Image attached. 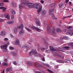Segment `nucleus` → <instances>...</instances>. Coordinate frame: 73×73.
Here are the masks:
<instances>
[{
  "label": "nucleus",
  "instance_id": "nucleus-8",
  "mask_svg": "<svg viewBox=\"0 0 73 73\" xmlns=\"http://www.w3.org/2000/svg\"><path fill=\"white\" fill-rule=\"evenodd\" d=\"M4 17L5 18H6L7 19H9V16L8 13L5 14Z\"/></svg>",
  "mask_w": 73,
  "mask_h": 73
},
{
  "label": "nucleus",
  "instance_id": "nucleus-39",
  "mask_svg": "<svg viewBox=\"0 0 73 73\" xmlns=\"http://www.w3.org/2000/svg\"><path fill=\"white\" fill-rule=\"evenodd\" d=\"M56 62L59 63H62V60H57Z\"/></svg>",
  "mask_w": 73,
  "mask_h": 73
},
{
  "label": "nucleus",
  "instance_id": "nucleus-26",
  "mask_svg": "<svg viewBox=\"0 0 73 73\" xmlns=\"http://www.w3.org/2000/svg\"><path fill=\"white\" fill-rule=\"evenodd\" d=\"M23 27H24V26H23V25L21 24L20 26H19V28H23Z\"/></svg>",
  "mask_w": 73,
  "mask_h": 73
},
{
  "label": "nucleus",
  "instance_id": "nucleus-4",
  "mask_svg": "<svg viewBox=\"0 0 73 73\" xmlns=\"http://www.w3.org/2000/svg\"><path fill=\"white\" fill-rule=\"evenodd\" d=\"M15 45H19L20 44V41L18 39H17L14 41Z\"/></svg>",
  "mask_w": 73,
  "mask_h": 73
},
{
  "label": "nucleus",
  "instance_id": "nucleus-12",
  "mask_svg": "<svg viewBox=\"0 0 73 73\" xmlns=\"http://www.w3.org/2000/svg\"><path fill=\"white\" fill-rule=\"evenodd\" d=\"M54 11V9H50L49 11L48 14L49 15H51L52 14V12Z\"/></svg>",
  "mask_w": 73,
  "mask_h": 73
},
{
  "label": "nucleus",
  "instance_id": "nucleus-42",
  "mask_svg": "<svg viewBox=\"0 0 73 73\" xmlns=\"http://www.w3.org/2000/svg\"><path fill=\"white\" fill-rule=\"evenodd\" d=\"M62 4H59V8H61L62 7Z\"/></svg>",
  "mask_w": 73,
  "mask_h": 73
},
{
  "label": "nucleus",
  "instance_id": "nucleus-60",
  "mask_svg": "<svg viewBox=\"0 0 73 73\" xmlns=\"http://www.w3.org/2000/svg\"><path fill=\"white\" fill-rule=\"evenodd\" d=\"M60 57L61 58H63L64 56H60Z\"/></svg>",
  "mask_w": 73,
  "mask_h": 73
},
{
  "label": "nucleus",
  "instance_id": "nucleus-17",
  "mask_svg": "<svg viewBox=\"0 0 73 73\" xmlns=\"http://www.w3.org/2000/svg\"><path fill=\"white\" fill-rule=\"evenodd\" d=\"M23 48H28L29 47V46L28 45H23Z\"/></svg>",
  "mask_w": 73,
  "mask_h": 73
},
{
  "label": "nucleus",
  "instance_id": "nucleus-30",
  "mask_svg": "<svg viewBox=\"0 0 73 73\" xmlns=\"http://www.w3.org/2000/svg\"><path fill=\"white\" fill-rule=\"evenodd\" d=\"M2 1L5 3H9V0H3Z\"/></svg>",
  "mask_w": 73,
  "mask_h": 73
},
{
  "label": "nucleus",
  "instance_id": "nucleus-16",
  "mask_svg": "<svg viewBox=\"0 0 73 73\" xmlns=\"http://www.w3.org/2000/svg\"><path fill=\"white\" fill-rule=\"evenodd\" d=\"M5 31H2L1 32V34L2 36H4L5 35Z\"/></svg>",
  "mask_w": 73,
  "mask_h": 73
},
{
  "label": "nucleus",
  "instance_id": "nucleus-49",
  "mask_svg": "<svg viewBox=\"0 0 73 73\" xmlns=\"http://www.w3.org/2000/svg\"><path fill=\"white\" fill-rule=\"evenodd\" d=\"M68 38L66 36H64V40H68Z\"/></svg>",
  "mask_w": 73,
  "mask_h": 73
},
{
  "label": "nucleus",
  "instance_id": "nucleus-51",
  "mask_svg": "<svg viewBox=\"0 0 73 73\" xmlns=\"http://www.w3.org/2000/svg\"><path fill=\"white\" fill-rule=\"evenodd\" d=\"M71 30V29H70V28H68V31H70Z\"/></svg>",
  "mask_w": 73,
  "mask_h": 73
},
{
  "label": "nucleus",
  "instance_id": "nucleus-6",
  "mask_svg": "<svg viewBox=\"0 0 73 73\" xmlns=\"http://www.w3.org/2000/svg\"><path fill=\"white\" fill-rule=\"evenodd\" d=\"M31 53H35V54H37V51L35 50H33L31 51V52L29 53V54H31Z\"/></svg>",
  "mask_w": 73,
  "mask_h": 73
},
{
  "label": "nucleus",
  "instance_id": "nucleus-25",
  "mask_svg": "<svg viewBox=\"0 0 73 73\" xmlns=\"http://www.w3.org/2000/svg\"><path fill=\"white\" fill-rule=\"evenodd\" d=\"M56 32L58 33H60V32H61V30H60L59 28L57 29Z\"/></svg>",
  "mask_w": 73,
  "mask_h": 73
},
{
  "label": "nucleus",
  "instance_id": "nucleus-44",
  "mask_svg": "<svg viewBox=\"0 0 73 73\" xmlns=\"http://www.w3.org/2000/svg\"><path fill=\"white\" fill-rule=\"evenodd\" d=\"M8 40V39L7 38H5L4 39V41H7Z\"/></svg>",
  "mask_w": 73,
  "mask_h": 73
},
{
  "label": "nucleus",
  "instance_id": "nucleus-20",
  "mask_svg": "<svg viewBox=\"0 0 73 73\" xmlns=\"http://www.w3.org/2000/svg\"><path fill=\"white\" fill-rule=\"evenodd\" d=\"M23 4H21L19 5V8H20V9H21L23 8Z\"/></svg>",
  "mask_w": 73,
  "mask_h": 73
},
{
  "label": "nucleus",
  "instance_id": "nucleus-41",
  "mask_svg": "<svg viewBox=\"0 0 73 73\" xmlns=\"http://www.w3.org/2000/svg\"><path fill=\"white\" fill-rule=\"evenodd\" d=\"M14 19V15H12L11 16V20H13Z\"/></svg>",
  "mask_w": 73,
  "mask_h": 73
},
{
  "label": "nucleus",
  "instance_id": "nucleus-1",
  "mask_svg": "<svg viewBox=\"0 0 73 73\" xmlns=\"http://www.w3.org/2000/svg\"><path fill=\"white\" fill-rule=\"evenodd\" d=\"M21 2L23 4H26L29 8H33L35 7V4L31 3H28L26 0H21Z\"/></svg>",
  "mask_w": 73,
  "mask_h": 73
},
{
  "label": "nucleus",
  "instance_id": "nucleus-50",
  "mask_svg": "<svg viewBox=\"0 0 73 73\" xmlns=\"http://www.w3.org/2000/svg\"><path fill=\"white\" fill-rule=\"evenodd\" d=\"M50 25H52V24H53L52 21H50Z\"/></svg>",
  "mask_w": 73,
  "mask_h": 73
},
{
  "label": "nucleus",
  "instance_id": "nucleus-52",
  "mask_svg": "<svg viewBox=\"0 0 73 73\" xmlns=\"http://www.w3.org/2000/svg\"><path fill=\"white\" fill-rule=\"evenodd\" d=\"M36 66L38 68H39V67H40V66H39L37 64H36Z\"/></svg>",
  "mask_w": 73,
  "mask_h": 73
},
{
  "label": "nucleus",
  "instance_id": "nucleus-35",
  "mask_svg": "<svg viewBox=\"0 0 73 73\" xmlns=\"http://www.w3.org/2000/svg\"><path fill=\"white\" fill-rule=\"evenodd\" d=\"M25 28L27 30V31H29V32H31V30L30 29H29L27 27H25Z\"/></svg>",
  "mask_w": 73,
  "mask_h": 73
},
{
  "label": "nucleus",
  "instance_id": "nucleus-31",
  "mask_svg": "<svg viewBox=\"0 0 73 73\" xmlns=\"http://www.w3.org/2000/svg\"><path fill=\"white\" fill-rule=\"evenodd\" d=\"M41 50H42V51H46V49L45 48H41Z\"/></svg>",
  "mask_w": 73,
  "mask_h": 73
},
{
  "label": "nucleus",
  "instance_id": "nucleus-38",
  "mask_svg": "<svg viewBox=\"0 0 73 73\" xmlns=\"http://www.w3.org/2000/svg\"><path fill=\"white\" fill-rule=\"evenodd\" d=\"M4 5V3H0V6H3Z\"/></svg>",
  "mask_w": 73,
  "mask_h": 73
},
{
  "label": "nucleus",
  "instance_id": "nucleus-28",
  "mask_svg": "<svg viewBox=\"0 0 73 73\" xmlns=\"http://www.w3.org/2000/svg\"><path fill=\"white\" fill-rule=\"evenodd\" d=\"M11 13L12 14H13V15H15L16 13V12H15V11H11Z\"/></svg>",
  "mask_w": 73,
  "mask_h": 73
},
{
  "label": "nucleus",
  "instance_id": "nucleus-23",
  "mask_svg": "<svg viewBox=\"0 0 73 73\" xmlns=\"http://www.w3.org/2000/svg\"><path fill=\"white\" fill-rule=\"evenodd\" d=\"M36 31H37V32H41V29L38 28H37L36 27Z\"/></svg>",
  "mask_w": 73,
  "mask_h": 73
},
{
  "label": "nucleus",
  "instance_id": "nucleus-55",
  "mask_svg": "<svg viewBox=\"0 0 73 73\" xmlns=\"http://www.w3.org/2000/svg\"><path fill=\"white\" fill-rule=\"evenodd\" d=\"M4 8V7H0V9H3Z\"/></svg>",
  "mask_w": 73,
  "mask_h": 73
},
{
  "label": "nucleus",
  "instance_id": "nucleus-19",
  "mask_svg": "<svg viewBox=\"0 0 73 73\" xmlns=\"http://www.w3.org/2000/svg\"><path fill=\"white\" fill-rule=\"evenodd\" d=\"M12 5L13 6H14V7H17V5H16V4L15 2H13L12 3Z\"/></svg>",
  "mask_w": 73,
  "mask_h": 73
},
{
  "label": "nucleus",
  "instance_id": "nucleus-40",
  "mask_svg": "<svg viewBox=\"0 0 73 73\" xmlns=\"http://www.w3.org/2000/svg\"><path fill=\"white\" fill-rule=\"evenodd\" d=\"M69 46L71 47L73 46V43H71L70 44Z\"/></svg>",
  "mask_w": 73,
  "mask_h": 73
},
{
  "label": "nucleus",
  "instance_id": "nucleus-36",
  "mask_svg": "<svg viewBox=\"0 0 73 73\" xmlns=\"http://www.w3.org/2000/svg\"><path fill=\"white\" fill-rule=\"evenodd\" d=\"M42 64H43V65H45L46 66H47V67H49V65H48V64L44 63H42Z\"/></svg>",
  "mask_w": 73,
  "mask_h": 73
},
{
  "label": "nucleus",
  "instance_id": "nucleus-29",
  "mask_svg": "<svg viewBox=\"0 0 73 73\" xmlns=\"http://www.w3.org/2000/svg\"><path fill=\"white\" fill-rule=\"evenodd\" d=\"M43 41H44V43L46 45H48V42L46 41L45 40H44V39H43Z\"/></svg>",
  "mask_w": 73,
  "mask_h": 73
},
{
  "label": "nucleus",
  "instance_id": "nucleus-54",
  "mask_svg": "<svg viewBox=\"0 0 73 73\" xmlns=\"http://www.w3.org/2000/svg\"><path fill=\"white\" fill-rule=\"evenodd\" d=\"M71 17H72V16L70 15V16H68L67 17H67V18H69Z\"/></svg>",
  "mask_w": 73,
  "mask_h": 73
},
{
  "label": "nucleus",
  "instance_id": "nucleus-47",
  "mask_svg": "<svg viewBox=\"0 0 73 73\" xmlns=\"http://www.w3.org/2000/svg\"><path fill=\"white\" fill-rule=\"evenodd\" d=\"M40 2L41 4H44V1L41 0L40 1Z\"/></svg>",
  "mask_w": 73,
  "mask_h": 73
},
{
  "label": "nucleus",
  "instance_id": "nucleus-61",
  "mask_svg": "<svg viewBox=\"0 0 73 73\" xmlns=\"http://www.w3.org/2000/svg\"><path fill=\"white\" fill-rule=\"evenodd\" d=\"M4 61H5V62H7V61L8 60H7V59H6L4 60Z\"/></svg>",
  "mask_w": 73,
  "mask_h": 73
},
{
  "label": "nucleus",
  "instance_id": "nucleus-32",
  "mask_svg": "<svg viewBox=\"0 0 73 73\" xmlns=\"http://www.w3.org/2000/svg\"><path fill=\"white\" fill-rule=\"evenodd\" d=\"M36 28L37 27H36L35 26H32L31 27V28L32 29H35L36 30Z\"/></svg>",
  "mask_w": 73,
  "mask_h": 73
},
{
  "label": "nucleus",
  "instance_id": "nucleus-33",
  "mask_svg": "<svg viewBox=\"0 0 73 73\" xmlns=\"http://www.w3.org/2000/svg\"><path fill=\"white\" fill-rule=\"evenodd\" d=\"M6 9H7V8L4 7V8L2 9V11L3 12H5V11H6Z\"/></svg>",
  "mask_w": 73,
  "mask_h": 73
},
{
  "label": "nucleus",
  "instance_id": "nucleus-34",
  "mask_svg": "<svg viewBox=\"0 0 73 73\" xmlns=\"http://www.w3.org/2000/svg\"><path fill=\"white\" fill-rule=\"evenodd\" d=\"M70 35L72 36V35H73V30L71 31L70 32Z\"/></svg>",
  "mask_w": 73,
  "mask_h": 73
},
{
  "label": "nucleus",
  "instance_id": "nucleus-45",
  "mask_svg": "<svg viewBox=\"0 0 73 73\" xmlns=\"http://www.w3.org/2000/svg\"><path fill=\"white\" fill-rule=\"evenodd\" d=\"M13 55L14 56H16V54L14 52H12Z\"/></svg>",
  "mask_w": 73,
  "mask_h": 73
},
{
  "label": "nucleus",
  "instance_id": "nucleus-5",
  "mask_svg": "<svg viewBox=\"0 0 73 73\" xmlns=\"http://www.w3.org/2000/svg\"><path fill=\"white\" fill-rule=\"evenodd\" d=\"M52 33V35H54V36H55V35H56V28L54 27H53Z\"/></svg>",
  "mask_w": 73,
  "mask_h": 73
},
{
  "label": "nucleus",
  "instance_id": "nucleus-53",
  "mask_svg": "<svg viewBox=\"0 0 73 73\" xmlns=\"http://www.w3.org/2000/svg\"><path fill=\"white\" fill-rule=\"evenodd\" d=\"M72 26H70L68 27V28H69V29H72Z\"/></svg>",
  "mask_w": 73,
  "mask_h": 73
},
{
  "label": "nucleus",
  "instance_id": "nucleus-63",
  "mask_svg": "<svg viewBox=\"0 0 73 73\" xmlns=\"http://www.w3.org/2000/svg\"><path fill=\"white\" fill-rule=\"evenodd\" d=\"M69 1V0H66L65 2L66 3H67Z\"/></svg>",
  "mask_w": 73,
  "mask_h": 73
},
{
  "label": "nucleus",
  "instance_id": "nucleus-24",
  "mask_svg": "<svg viewBox=\"0 0 73 73\" xmlns=\"http://www.w3.org/2000/svg\"><path fill=\"white\" fill-rule=\"evenodd\" d=\"M14 32L15 33H17V28H15L14 30Z\"/></svg>",
  "mask_w": 73,
  "mask_h": 73
},
{
  "label": "nucleus",
  "instance_id": "nucleus-22",
  "mask_svg": "<svg viewBox=\"0 0 73 73\" xmlns=\"http://www.w3.org/2000/svg\"><path fill=\"white\" fill-rule=\"evenodd\" d=\"M13 23V21H10L7 22V24H12Z\"/></svg>",
  "mask_w": 73,
  "mask_h": 73
},
{
  "label": "nucleus",
  "instance_id": "nucleus-27",
  "mask_svg": "<svg viewBox=\"0 0 73 73\" xmlns=\"http://www.w3.org/2000/svg\"><path fill=\"white\" fill-rule=\"evenodd\" d=\"M9 49H10V50H13V49H15V48L14 47H12V46H10L9 47Z\"/></svg>",
  "mask_w": 73,
  "mask_h": 73
},
{
  "label": "nucleus",
  "instance_id": "nucleus-21",
  "mask_svg": "<svg viewBox=\"0 0 73 73\" xmlns=\"http://www.w3.org/2000/svg\"><path fill=\"white\" fill-rule=\"evenodd\" d=\"M3 66H7L8 65V64L5 62H3Z\"/></svg>",
  "mask_w": 73,
  "mask_h": 73
},
{
  "label": "nucleus",
  "instance_id": "nucleus-15",
  "mask_svg": "<svg viewBox=\"0 0 73 73\" xmlns=\"http://www.w3.org/2000/svg\"><path fill=\"white\" fill-rule=\"evenodd\" d=\"M41 13L42 15H45L46 13V12L45 10H42V11Z\"/></svg>",
  "mask_w": 73,
  "mask_h": 73
},
{
  "label": "nucleus",
  "instance_id": "nucleus-11",
  "mask_svg": "<svg viewBox=\"0 0 73 73\" xmlns=\"http://www.w3.org/2000/svg\"><path fill=\"white\" fill-rule=\"evenodd\" d=\"M49 47L50 49V50L52 52H53V51H56V49H54V48H53V47H52V46H50Z\"/></svg>",
  "mask_w": 73,
  "mask_h": 73
},
{
  "label": "nucleus",
  "instance_id": "nucleus-10",
  "mask_svg": "<svg viewBox=\"0 0 73 73\" xmlns=\"http://www.w3.org/2000/svg\"><path fill=\"white\" fill-rule=\"evenodd\" d=\"M12 70V68L11 67L7 68L6 69L5 71L7 72H9V71H10V70Z\"/></svg>",
  "mask_w": 73,
  "mask_h": 73
},
{
  "label": "nucleus",
  "instance_id": "nucleus-13",
  "mask_svg": "<svg viewBox=\"0 0 73 73\" xmlns=\"http://www.w3.org/2000/svg\"><path fill=\"white\" fill-rule=\"evenodd\" d=\"M19 33L21 35H24V31L23 30H21L20 31Z\"/></svg>",
  "mask_w": 73,
  "mask_h": 73
},
{
  "label": "nucleus",
  "instance_id": "nucleus-18",
  "mask_svg": "<svg viewBox=\"0 0 73 73\" xmlns=\"http://www.w3.org/2000/svg\"><path fill=\"white\" fill-rule=\"evenodd\" d=\"M64 61L65 62H66V63H71L70 61L69 60H66V59H65L64 60Z\"/></svg>",
  "mask_w": 73,
  "mask_h": 73
},
{
  "label": "nucleus",
  "instance_id": "nucleus-3",
  "mask_svg": "<svg viewBox=\"0 0 73 73\" xmlns=\"http://www.w3.org/2000/svg\"><path fill=\"white\" fill-rule=\"evenodd\" d=\"M6 44L3 45H2L1 46V49H5L7 50V47L8 45H9V42H6Z\"/></svg>",
  "mask_w": 73,
  "mask_h": 73
},
{
  "label": "nucleus",
  "instance_id": "nucleus-64",
  "mask_svg": "<svg viewBox=\"0 0 73 73\" xmlns=\"http://www.w3.org/2000/svg\"><path fill=\"white\" fill-rule=\"evenodd\" d=\"M70 5H71L72 4V3L71 2H70L69 3Z\"/></svg>",
  "mask_w": 73,
  "mask_h": 73
},
{
  "label": "nucleus",
  "instance_id": "nucleus-14",
  "mask_svg": "<svg viewBox=\"0 0 73 73\" xmlns=\"http://www.w3.org/2000/svg\"><path fill=\"white\" fill-rule=\"evenodd\" d=\"M35 23L36 24L38 25V26H39L40 25V21H39V20H38V21H36L35 22Z\"/></svg>",
  "mask_w": 73,
  "mask_h": 73
},
{
  "label": "nucleus",
  "instance_id": "nucleus-58",
  "mask_svg": "<svg viewBox=\"0 0 73 73\" xmlns=\"http://www.w3.org/2000/svg\"><path fill=\"white\" fill-rule=\"evenodd\" d=\"M66 34H67V35H68V34L70 35V32H67V33H66Z\"/></svg>",
  "mask_w": 73,
  "mask_h": 73
},
{
  "label": "nucleus",
  "instance_id": "nucleus-46",
  "mask_svg": "<svg viewBox=\"0 0 73 73\" xmlns=\"http://www.w3.org/2000/svg\"><path fill=\"white\" fill-rule=\"evenodd\" d=\"M64 48H66V49H69L70 47L68 46H66V47H65Z\"/></svg>",
  "mask_w": 73,
  "mask_h": 73
},
{
  "label": "nucleus",
  "instance_id": "nucleus-57",
  "mask_svg": "<svg viewBox=\"0 0 73 73\" xmlns=\"http://www.w3.org/2000/svg\"><path fill=\"white\" fill-rule=\"evenodd\" d=\"M51 5L52 6V7H53V6H54L55 5V4L53 3L51 4Z\"/></svg>",
  "mask_w": 73,
  "mask_h": 73
},
{
  "label": "nucleus",
  "instance_id": "nucleus-62",
  "mask_svg": "<svg viewBox=\"0 0 73 73\" xmlns=\"http://www.w3.org/2000/svg\"><path fill=\"white\" fill-rule=\"evenodd\" d=\"M0 21H3V19H0Z\"/></svg>",
  "mask_w": 73,
  "mask_h": 73
},
{
  "label": "nucleus",
  "instance_id": "nucleus-43",
  "mask_svg": "<svg viewBox=\"0 0 73 73\" xmlns=\"http://www.w3.org/2000/svg\"><path fill=\"white\" fill-rule=\"evenodd\" d=\"M52 18L53 19H55V18L54 17V14H52Z\"/></svg>",
  "mask_w": 73,
  "mask_h": 73
},
{
  "label": "nucleus",
  "instance_id": "nucleus-59",
  "mask_svg": "<svg viewBox=\"0 0 73 73\" xmlns=\"http://www.w3.org/2000/svg\"><path fill=\"white\" fill-rule=\"evenodd\" d=\"M46 24V22L45 21H44V24L45 25V24Z\"/></svg>",
  "mask_w": 73,
  "mask_h": 73
},
{
  "label": "nucleus",
  "instance_id": "nucleus-2",
  "mask_svg": "<svg viewBox=\"0 0 73 73\" xmlns=\"http://www.w3.org/2000/svg\"><path fill=\"white\" fill-rule=\"evenodd\" d=\"M35 8H36V9H38V10L37 11V12H38V13H40L41 9H42V5L39 3H35Z\"/></svg>",
  "mask_w": 73,
  "mask_h": 73
},
{
  "label": "nucleus",
  "instance_id": "nucleus-7",
  "mask_svg": "<svg viewBox=\"0 0 73 73\" xmlns=\"http://www.w3.org/2000/svg\"><path fill=\"white\" fill-rule=\"evenodd\" d=\"M27 63L28 65H34V63L30 61H28Z\"/></svg>",
  "mask_w": 73,
  "mask_h": 73
},
{
  "label": "nucleus",
  "instance_id": "nucleus-9",
  "mask_svg": "<svg viewBox=\"0 0 73 73\" xmlns=\"http://www.w3.org/2000/svg\"><path fill=\"white\" fill-rule=\"evenodd\" d=\"M49 28H48L47 29V33L48 34H49L51 32V30H50V27L49 25L48 26Z\"/></svg>",
  "mask_w": 73,
  "mask_h": 73
},
{
  "label": "nucleus",
  "instance_id": "nucleus-48",
  "mask_svg": "<svg viewBox=\"0 0 73 73\" xmlns=\"http://www.w3.org/2000/svg\"><path fill=\"white\" fill-rule=\"evenodd\" d=\"M13 64L14 65H17V62H13Z\"/></svg>",
  "mask_w": 73,
  "mask_h": 73
},
{
  "label": "nucleus",
  "instance_id": "nucleus-37",
  "mask_svg": "<svg viewBox=\"0 0 73 73\" xmlns=\"http://www.w3.org/2000/svg\"><path fill=\"white\" fill-rule=\"evenodd\" d=\"M47 71H48V72H49L50 73H53V72L48 69L47 70Z\"/></svg>",
  "mask_w": 73,
  "mask_h": 73
},
{
  "label": "nucleus",
  "instance_id": "nucleus-56",
  "mask_svg": "<svg viewBox=\"0 0 73 73\" xmlns=\"http://www.w3.org/2000/svg\"><path fill=\"white\" fill-rule=\"evenodd\" d=\"M45 52H47V53H50V51L49 50H46V51Z\"/></svg>",
  "mask_w": 73,
  "mask_h": 73
}]
</instances>
